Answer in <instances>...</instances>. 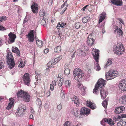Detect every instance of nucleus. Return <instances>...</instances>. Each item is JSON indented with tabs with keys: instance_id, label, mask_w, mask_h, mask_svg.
<instances>
[{
	"instance_id": "31",
	"label": "nucleus",
	"mask_w": 126,
	"mask_h": 126,
	"mask_svg": "<svg viewBox=\"0 0 126 126\" xmlns=\"http://www.w3.org/2000/svg\"><path fill=\"white\" fill-rule=\"evenodd\" d=\"M79 48L80 50H81L82 51H83L85 53L86 51H88V47L87 46L84 45L81 46Z\"/></svg>"
},
{
	"instance_id": "35",
	"label": "nucleus",
	"mask_w": 126,
	"mask_h": 126,
	"mask_svg": "<svg viewBox=\"0 0 126 126\" xmlns=\"http://www.w3.org/2000/svg\"><path fill=\"white\" fill-rule=\"evenodd\" d=\"M60 90L61 92L60 93L61 97L62 98L64 99L65 97V94L64 91L62 88H61Z\"/></svg>"
},
{
	"instance_id": "20",
	"label": "nucleus",
	"mask_w": 126,
	"mask_h": 126,
	"mask_svg": "<svg viewBox=\"0 0 126 126\" xmlns=\"http://www.w3.org/2000/svg\"><path fill=\"white\" fill-rule=\"evenodd\" d=\"M72 102L77 105V106L79 105V101L77 96L74 95L72 98Z\"/></svg>"
},
{
	"instance_id": "10",
	"label": "nucleus",
	"mask_w": 126,
	"mask_h": 126,
	"mask_svg": "<svg viewBox=\"0 0 126 126\" xmlns=\"http://www.w3.org/2000/svg\"><path fill=\"white\" fill-rule=\"evenodd\" d=\"M106 81L104 80L100 79H99L96 84L95 85L100 88V89L102 88V87L104 86L106 84Z\"/></svg>"
},
{
	"instance_id": "26",
	"label": "nucleus",
	"mask_w": 126,
	"mask_h": 126,
	"mask_svg": "<svg viewBox=\"0 0 126 126\" xmlns=\"http://www.w3.org/2000/svg\"><path fill=\"white\" fill-rule=\"evenodd\" d=\"M12 52L16 53L18 56L19 57L20 55V52L17 47H12Z\"/></svg>"
},
{
	"instance_id": "14",
	"label": "nucleus",
	"mask_w": 126,
	"mask_h": 126,
	"mask_svg": "<svg viewBox=\"0 0 126 126\" xmlns=\"http://www.w3.org/2000/svg\"><path fill=\"white\" fill-rule=\"evenodd\" d=\"M22 99L25 102H29L30 99V96L29 93L26 92Z\"/></svg>"
},
{
	"instance_id": "21",
	"label": "nucleus",
	"mask_w": 126,
	"mask_h": 126,
	"mask_svg": "<svg viewBox=\"0 0 126 126\" xmlns=\"http://www.w3.org/2000/svg\"><path fill=\"white\" fill-rule=\"evenodd\" d=\"M19 65L18 67L21 68H22L25 66V63L23 59V58H21L18 61Z\"/></svg>"
},
{
	"instance_id": "50",
	"label": "nucleus",
	"mask_w": 126,
	"mask_h": 126,
	"mask_svg": "<svg viewBox=\"0 0 126 126\" xmlns=\"http://www.w3.org/2000/svg\"><path fill=\"white\" fill-rule=\"evenodd\" d=\"M80 23L78 22L76 23L75 24V27L76 29H78L80 28Z\"/></svg>"
},
{
	"instance_id": "29",
	"label": "nucleus",
	"mask_w": 126,
	"mask_h": 126,
	"mask_svg": "<svg viewBox=\"0 0 126 126\" xmlns=\"http://www.w3.org/2000/svg\"><path fill=\"white\" fill-rule=\"evenodd\" d=\"M36 42L37 45V47H41L43 46V42L42 41L37 39V40H36Z\"/></svg>"
},
{
	"instance_id": "18",
	"label": "nucleus",
	"mask_w": 126,
	"mask_h": 126,
	"mask_svg": "<svg viewBox=\"0 0 126 126\" xmlns=\"http://www.w3.org/2000/svg\"><path fill=\"white\" fill-rule=\"evenodd\" d=\"M9 100L10 102L6 107V109L7 110H9L14 105L15 102L14 100L12 98H10Z\"/></svg>"
},
{
	"instance_id": "44",
	"label": "nucleus",
	"mask_w": 126,
	"mask_h": 126,
	"mask_svg": "<svg viewBox=\"0 0 126 126\" xmlns=\"http://www.w3.org/2000/svg\"><path fill=\"white\" fill-rule=\"evenodd\" d=\"M7 19V17L5 16H0V22L3 21H5Z\"/></svg>"
},
{
	"instance_id": "6",
	"label": "nucleus",
	"mask_w": 126,
	"mask_h": 126,
	"mask_svg": "<svg viewBox=\"0 0 126 126\" xmlns=\"http://www.w3.org/2000/svg\"><path fill=\"white\" fill-rule=\"evenodd\" d=\"M34 35H35V31L33 30H30L28 34L26 35L28 40L29 42L31 43L33 41Z\"/></svg>"
},
{
	"instance_id": "39",
	"label": "nucleus",
	"mask_w": 126,
	"mask_h": 126,
	"mask_svg": "<svg viewBox=\"0 0 126 126\" xmlns=\"http://www.w3.org/2000/svg\"><path fill=\"white\" fill-rule=\"evenodd\" d=\"M62 56H59V57L56 58H55L53 62L55 63V64L56 63L59 62V61L62 58Z\"/></svg>"
},
{
	"instance_id": "59",
	"label": "nucleus",
	"mask_w": 126,
	"mask_h": 126,
	"mask_svg": "<svg viewBox=\"0 0 126 126\" xmlns=\"http://www.w3.org/2000/svg\"><path fill=\"white\" fill-rule=\"evenodd\" d=\"M6 30L5 27H4L0 25V30L4 31Z\"/></svg>"
},
{
	"instance_id": "62",
	"label": "nucleus",
	"mask_w": 126,
	"mask_h": 126,
	"mask_svg": "<svg viewBox=\"0 0 126 126\" xmlns=\"http://www.w3.org/2000/svg\"><path fill=\"white\" fill-rule=\"evenodd\" d=\"M19 108H22L23 110L25 111L26 110V106L25 105H22L21 107H19Z\"/></svg>"
},
{
	"instance_id": "23",
	"label": "nucleus",
	"mask_w": 126,
	"mask_h": 126,
	"mask_svg": "<svg viewBox=\"0 0 126 126\" xmlns=\"http://www.w3.org/2000/svg\"><path fill=\"white\" fill-rule=\"evenodd\" d=\"M106 16V15L105 13L104 12H102L99 17V24H100L101 22Z\"/></svg>"
},
{
	"instance_id": "25",
	"label": "nucleus",
	"mask_w": 126,
	"mask_h": 126,
	"mask_svg": "<svg viewBox=\"0 0 126 126\" xmlns=\"http://www.w3.org/2000/svg\"><path fill=\"white\" fill-rule=\"evenodd\" d=\"M115 30L114 31V32H117L118 34L120 36H122L123 34V32L121 30V29L118 28V27L117 26L115 28Z\"/></svg>"
},
{
	"instance_id": "5",
	"label": "nucleus",
	"mask_w": 126,
	"mask_h": 126,
	"mask_svg": "<svg viewBox=\"0 0 126 126\" xmlns=\"http://www.w3.org/2000/svg\"><path fill=\"white\" fill-rule=\"evenodd\" d=\"M7 62L8 64L10 66L11 68L14 66L15 63L14 62L13 57L12 55V53L11 52H8L7 56Z\"/></svg>"
},
{
	"instance_id": "19",
	"label": "nucleus",
	"mask_w": 126,
	"mask_h": 126,
	"mask_svg": "<svg viewBox=\"0 0 126 126\" xmlns=\"http://www.w3.org/2000/svg\"><path fill=\"white\" fill-rule=\"evenodd\" d=\"M86 103V105L88 107H90L93 110L94 109H95V104L92 103L91 101H87Z\"/></svg>"
},
{
	"instance_id": "46",
	"label": "nucleus",
	"mask_w": 126,
	"mask_h": 126,
	"mask_svg": "<svg viewBox=\"0 0 126 126\" xmlns=\"http://www.w3.org/2000/svg\"><path fill=\"white\" fill-rule=\"evenodd\" d=\"M36 103L37 105L39 106H41L42 104L41 100L39 98H37L36 101Z\"/></svg>"
},
{
	"instance_id": "41",
	"label": "nucleus",
	"mask_w": 126,
	"mask_h": 126,
	"mask_svg": "<svg viewBox=\"0 0 126 126\" xmlns=\"http://www.w3.org/2000/svg\"><path fill=\"white\" fill-rule=\"evenodd\" d=\"M108 122H107L110 125H112L114 124V123L112 121V119L110 118H107Z\"/></svg>"
},
{
	"instance_id": "27",
	"label": "nucleus",
	"mask_w": 126,
	"mask_h": 126,
	"mask_svg": "<svg viewBox=\"0 0 126 126\" xmlns=\"http://www.w3.org/2000/svg\"><path fill=\"white\" fill-rule=\"evenodd\" d=\"M120 102L122 104H126V95L122 96L119 100Z\"/></svg>"
},
{
	"instance_id": "37",
	"label": "nucleus",
	"mask_w": 126,
	"mask_h": 126,
	"mask_svg": "<svg viewBox=\"0 0 126 126\" xmlns=\"http://www.w3.org/2000/svg\"><path fill=\"white\" fill-rule=\"evenodd\" d=\"M112 62L111 60V59L110 58L109 59L106 64L105 65V67H106L107 66L112 64Z\"/></svg>"
},
{
	"instance_id": "16",
	"label": "nucleus",
	"mask_w": 126,
	"mask_h": 126,
	"mask_svg": "<svg viewBox=\"0 0 126 126\" xmlns=\"http://www.w3.org/2000/svg\"><path fill=\"white\" fill-rule=\"evenodd\" d=\"M39 15L40 16L43 17L44 19H47L48 17L47 14L45 13V11L43 9H41L39 13Z\"/></svg>"
},
{
	"instance_id": "54",
	"label": "nucleus",
	"mask_w": 126,
	"mask_h": 126,
	"mask_svg": "<svg viewBox=\"0 0 126 126\" xmlns=\"http://www.w3.org/2000/svg\"><path fill=\"white\" fill-rule=\"evenodd\" d=\"M71 125L70 122L69 121H66L64 124L63 126H71Z\"/></svg>"
},
{
	"instance_id": "63",
	"label": "nucleus",
	"mask_w": 126,
	"mask_h": 126,
	"mask_svg": "<svg viewBox=\"0 0 126 126\" xmlns=\"http://www.w3.org/2000/svg\"><path fill=\"white\" fill-rule=\"evenodd\" d=\"M30 109L31 110V113L32 114L34 113V110L33 109V108L32 107H31L30 108Z\"/></svg>"
},
{
	"instance_id": "24",
	"label": "nucleus",
	"mask_w": 126,
	"mask_h": 126,
	"mask_svg": "<svg viewBox=\"0 0 126 126\" xmlns=\"http://www.w3.org/2000/svg\"><path fill=\"white\" fill-rule=\"evenodd\" d=\"M17 111L16 113V115L20 116L21 115H23L25 110H23L22 108H19Z\"/></svg>"
},
{
	"instance_id": "61",
	"label": "nucleus",
	"mask_w": 126,
	"mask_h": 126,
	"mask_svg": "<svg viewBox=\"0 0 126 126\" xmlns=\"http://www.w3.org/2000/svg\"><path fill=\"white\" fill-rule=\"evenodd\" d=\"M78 81V88L79 89L80 88H81L83 86L82 85H81V83L80 82H79V81Z\"/></svg>"
},
{
	"instance_id": "45",
	"label": "nucleus",
	"mask_w": 126,
	"mask_h": 126,
	"mask_svg": "<svg viewBox=\"0 0 126 126\" xmlns=\"http://www.w3.org/2000/svg\"><path fill=\"white\" fill-rule=\"evenodd\" d=\"M67 1H66L65 2L63 3L61 6V7L62 8H63L64 6H65V8H66V9L67 7L69 6V4L67 3Z\"/></svg>"
},
{
	"instance_id": "53",
	"label": "nucleus",
	"mask_w": 126,
	"mask_h": 126,
	"mask_svg": "<svg viewBox=\"0 0 126 126\" xmlns=\"http://www.w3.org/2000/svg\"><path fill=\"white\" fill-rule=\"evenodd\" d=\"M93 33H90V35H89L87 39H94L93 37Z\"/></svg>"
},
{
	"instance_id": "43",
	"label": "nucleus",
	"mask_w": 126,
	"mask_h": 126,
	"mask_svg": "<svg viewBox=\"0 0 126 126\" xmlns=\"http://www.w3.org/2000/svg\"><path fill=\"white\" fill-rule=\"evenodd\" d=\"M89 18L88 17H85L83 18L82 19V21L84 23H86L89 19Z\"/></svg>"
},
{
	"instance_id": "47",
	"label": "nucleus",
	"mask_w": 126,
	"mask_h": 126,
	"mask_svg": "<svg viewBox=\"0 0 126 126\" xmlns=\"http://www.w3.org/2000/svg\"><path fill=\"white\" fill-rule=\"evenodd\" d=\"M64 81V80L62 78L60 79L58 81V85L59 86H61Z\"/></svg>"
},
{
	"instance_id": "51",
	"label": "nucleus",
	"mask_w": 126,
	"mask_h": 126,
	"mask_svg": "<svg viewBox=\"0 0 126 126\" xmlns=\"http://www.w3.org/2000/svg\"><path fill=\"white\" fill-rule=\"evenodd\" d=\"M126 117V114H120L119 116L117 118L120 119Z\"/></svg>"
},
{
	"instance_id": "22",
	"label": "nucleus",
	"mask_w": 126,
	"mask_h": 126,
	"mask_svg": "<svg viewBox=\"0 0 126 126\" xmlns=\"http://www.w3.org/2000/svg\"><path fill=\"white\" fill-rule=\"evenodd\" d=\"M26 92L22 90L18 91L17 93V97L22 98L23 96L25 95Z\"/></svg>"
},
{
	"instance_id": "11",
	"label": "nucleus",
	"mask_w": 126,
	"mask_h": 126,
	"mask_svg": "<svg viewBox=\"0 0 126 126\" xmlns=\"http://www.w3.org/2000/svg\"><path fill=\"white\" fill-rule=\"evenodd\" d=\"M100 94L101 98L104 99L106 97L108 94V92L104 88H101L100 90Z\"/></svg>"
},
{
	"instance_id": "34",
	"label": "nucleus",
	"mask_w": 126,
	"mask_h": 126,
	"mask_svg": "<svg viewBox=\"0 0 126 126\" xmlns=\"http://www.w3.org/2000/svg\"><path fill=\"white\" fill-rule=\"evenodd\" d=\"M55 65V63L52 61H51L49 62L47 64V66L48 67H51Z\"/></svg>"
},
{
	"instance_id": "1",
	"label": "nucleus",
	"mask_w": 126,
	"mask_h": 126,
	"mask_svg": "<svg viewBox=\"0 0 126 126\" xmlns=\"http://www.w3.org/2000/svg\"><path fill=\"white\" fill-rule=\"evenodd\" d=\"M114 51L118 55L123 54L125 52V48L122 44L120 42L117 43L114 47Z\"/></svg>"
},
{
	"instance_id": "13",
	"label": "nucleus",
	"mask_w": 126,
	"mask_h": 126,
	"mask_svg": "<svg viewBox=\"0 0 126 126\" xmlns=\"http://www.w3.org/2000/svg\"><path fill=\"white\" fill-rule=\"evenodd\" d=\"M9 36V40L11 43H13L15 42V40L16 38V35L13 33L12 32H10L8 34Z\"/></svg>"
},
{
	"instance_id": "56",
	"label": "nucleus",
	"mask_w": 126,
	"mask_h": 126,
	"mask_svg": "<svg viewBox=\"0 0 126 126\" xmlns=\"http://www.w3.org/2000/svg\"><path fill=\"white\" fill-rule=\"evenodd\" d=\"M78 111L77 110H74L73 113L75 116H78Z\"/></svg>"
},
{
	"instance_id": "55",
	"label": "nucleus",
	"mask_w": 126,
	"mask_h": 126,
	"mask_svg": "<svg viewBox=\"0 0 126 126\" xmlns=\"http://www.w3.org/2000/svg\"><path fill=\"white\" fill-rule=\"evenodd\" d=\"M44 19H42L41 21V23L42 25H44L46 23V22Z\"/></svg>"
},
{
	"instance_id": "28",
	"label": "nucleus",
	"mask_w": 126,
	"mask_h": 126,
	"mask_svg": "<svg viewBox=\"0 0 126 126\" xmlns=\"http://www.w3.org/2000/svg\"><path fill=\"white\" fill-rule=\"evenodd\" d=\"M94 39H87V44L89 46H91L94 44Z\"/></svg>"
},
{
	"instance_id": "33",
	"label": "nucleus",
	"mask_w": 126,
	"mask_h": 126,
	"mask_svg": "<svg viewBox=\"0 0 126 126\" xmlns=\"http://www.w3.org/2000/svg\"><path fill=\"white\" fill-rule=\"evenodd\" d=\"M64 84L66 88L69 87L71 85V81L69 80H66Z\"/></svg>"
},
{
	"instance_id": "52",
	"label": "nucleus",
	"mask_w": 126,
	"mask_h": 126,
	"mask_svg": "<svg viewBox=\"0 0 126 126\" xmlns=\"http://www.w3.org/2000/svg\"><path fill=\"white\" fill-rule=\"evenodd\" d=\"M59 23V25L62 28H64V27L65 25L66 24V23L63 22H61Z\"/></svg>"
},
{
	"instance_id": "58",
	"label": "nucleus",
	"mask_w": 126,
	"mask_h": 126,
	"mask_svg": "<svg viewBox=\"0 0 126 126\" xmlns=\"http://www.w3.org/2000/svg\"><path fill=\"white\" fill-rule=\"evenodd\" d=\"M62 105L61 103L60 104L57 106V109L59 110H60L62 109Z\"/></svg>"
},
{
	"instance_id": "38",
	"label": "nucleus",
	"mask_w": 126,
	"mask_h": 126,
	"mask_svg": "<svg viewBox=\"0 0 126 126\" xmlns=\"http://www.w3.org/2000/svg\"><path fill=\"white\" fill-rule=\"evenodd\" d=\"M107 118H105L101 121V124L103 126L105 125V123L108 122Z\"/></svg>"
},
{
	"instance_id": "7",
	"label": "nucleus",
	"mask_w": 126,
	"mask_h": 126,
	"mask_svg": "<svg viewBox=\"0 0 126 126\" xmlns=\"http://www.w3.org/2000/svg\"><path fill=\"white\" fill-rule=\"evenodd\" d=\"M119 87L121 91H126V79H123L119 81Z\"/></svg>"
},
{
	"instance_id": "49",
	"label": "nucleus",
	"mask_w": 126,
	"mask_h": 126,
	"mask_svg": "<svg viewBox=\"0 0 126 126\" xmlns=\"http://www.w3.org/2000/svg\"><path fill=\"white\" fill-rule=\"evenodd\" d=\"M79 89H80V91L82 94H85V90L84 87L82 86Z\"/></svg>"
},
{
	"instance_id": "4",
	"label": "nucleus",
	"mask_w": 126,
	"mask_h": 126,
	"mask_svg": "<svg viewBox=\"0 0 126 126\" xmlns=\"http://www.w3.org/2000/svg\"><path fill=\"white\" fill-rule=\"evenodd\" d=\"M107 80L113 79L118 76V72L114 70H110L105 75Z\"/></svg>"
},
{
	"instance_id": "42",
	"label": "nucleus",
	"mask_w": 126,
	"mask_h": 126,
	"mask_svg": "<svg viewBox=\"0 0 126 126\" xmlns=\"http://www.w3.org/2000/svg\"><path fill=\"white\" fill-rule=\"evenodd\" d=\"M102 105L105 108H106L107 105V101L106 99L105 100L102 102Z\"/></svg>"
},
{
	"instance_id": "32",
	"label": "nucleus",
	"mask_w": 126,
	"mask_h": 126,
	"mask_svg": "<svg viewBox=\"0 0 126 126\" xmlns=\"http://www.w3.org/2000/svg\"><path fill=\"white\" fill-rule=\"evenodd\" d=\"M99 88L100 89V88L98 87L97 85H95L93 91V93L94 94H97L99 93V91L98 90Z\"/></svg>"
},
{
	"instance_id": "57",
	"label": "nucleus",
	"mask_w": 126,
	"mask_h": 126,
	"mask_svg": "<svg viewBox=\"0 0 126 126\" xmlns=\"http://www.w3.org/2000/svg\"><path fill=\"white\" fill-rule=\"evenodd\" d=\"M74 49V47L73 46H71L70 47L69 50L70 52H73Z\"/></svg>"
},
{
	"instance_id": "64",
	"label": "nucleus",
	"mask_w": 126,
	"mask_h": 126,
	"mask_svg": "<svg viewBox=\"0 0 126 126\" xmlns=\"http://www.w3.org/2000/svg\"><path fill=\"white\" fill-rule=\"evenodd\" d=\"M118 20L120 21V22L122 23L123 24H124V22L123 20L120 18H118Z\"/></svg>"
},
{
	"instance_id": "60",
	"label": "nucleus",
	"mask_w": 126,
	"mask_h": 126,
	"mask_svg": "<svg viewBox=\"0 0 126 126\" xmlns=\"http://www.w3.org/2000/svg\"><path fill=\"white\" fill-rule=\"evenodd\" d=\"M67 9L66 8H65L64 9L62 10V11L60 12V14L63 15L66 10Z\"/></svg>"
},
{
	"instance_id": "2",
	"label": "nucleus",
	"mask_w": 126,
	"mask_h": 126,
	"mask_svg": "<svg viewBox=\"0 0 126 126\" xmlns=\"http://www.w3.org/2000/svg\"><path fill=\"white\" fill-rule=\"evenodd\" d=\"M99 50L97 49H93L92 51V54L96 63L94 68L97 70H100L101 68L98 63Z\"/></svg>"
},
{
	"instance_id": "36",
	"label": "nucleus",
	"mask_w": 126,
	"mask_h": 126,
	"mask_svg": "<svg viewBox=\"0 0 126 126\" xmlns=\"http://www.w3.org/2000/svg\"><path fill=\"white\" fill-rule=\"evenodd\" d=\"M61 47L60 46H58L55 48L54 51L56 53H59L61 51Z\"/></svg>"
},
{
	"instance_id": "3",
	"label": "nucleus",
	"mask_w": 126,
	"mask_h": 126,
	"mask_svg": "<svg viewBox=\"0 0 126 126\" xmlns=\"http://www.w3.org/2000/svg\"><path fill=\"white\" fill-rule=\"evenodd\" d=\"M73 75L75 79L78 81L84 75L82 71L79 68H77L74 70Z\"/></svg>"
},
{
	"instance_id": "12",
	"label": "nucleus",
	"mask_w": 126,
	"mask_h": 126,
	"mask_svg": "<svg viewBox=\"0 0 126 126\" xmlns=\"http://www.w3.org/2000/svg\"><path fill=\"white\" fill-rule=\"evenodd\" d=\"M90 113V110L85 107L82 108L80 112V113L81 115H87L89 114Z\"/></svg>"
},
{
	"instance_id": "40",
	"label": "nucleus",
	"mask_w": 126,
	"mask_h": 126,
	"mask_svg": "<svg viewBox=\"0 0 126 126\" xmlns=\"http://www.w3.org/2000/svg\"><path fill=\"white\" fill-rule=\"evenodd\" d=\"M77 53L80 56L84 54V53H85L84 52L82 51L81 50H80L79 48L77 50Z\"/></svg>"
},
{
	"instance_id": "17",
	"label": "nucleus",
	"mask_w": 126,
	"mask_h": 126,
	"mask_svg": "<svg viewBox=\"0 0 126 126\" xmlns=\"http://www.w3.org/2000/svg\"><path fill=\"white\" fill-rule=\"evenodd\" d=\"M112 3L116 6H121L123 4V2L122 0H111Z\"/></svg>"
},
{
	"instance_id": "48",
	"label": "nucleus",
	"mask_w": 126,
	"mask_h": 126,
	"mask_svg": "<svg viewBox=\"0 0 126 126\" xmlns=\"http://www.w3.org/2000/svg\"><path fill=\"white\" fill-rule=\"evenodd\" d=\"M70 73V70L69 68L65 69L64 71V73L66 75H69Z\"/></svg>"
},
{
	"instance_id": "9",
	"label": "nucleus",
	"mask_w": 126,
	"mask_h": 126,
	"mask_svg": "<svg viewBox=\"0 0 126 126\" xmlns=\"http://www.w3.org/2000/svg\"><path fill=\"white\" fill-rule=\"evenodd\" d=\"M39 6L36 3L33 2L31 8L32 12L34 14L37 13L38 11V8Z\"/></svg>"
},
{
	"instance_id": "30",
	"label": "nucleus",
	"mask_w": 126,
	"mask_h": 126,
	"mask_svg": "<svg viewBox=\"0 0 126 126\" xmlns=\"http://www.w3.org/2000/svg\"><path fill=\"white\" fill-rule=\"evenodd\" d=\"M118 126H126V122L121 119L117 123Z\"/></svg>"
},
{
	"instance_id": "15",
	"label": "nucleus",
	"mask_w": 126,
	"mask_h": 126,
	"mask_svg": "<svg viewBox=\"0 0 126 126\" xmlns=\"http://www.w3.org/2000/svg\"><path fill=\"white\" fill-rule=\"evenodd\" d=\"M125 110L124 106H121L116 108L115 110V112L117 114H119L123 113Z\"/></svg>"
},
{
	"instance_id": "8",
	"label": "nucleus",
	"mask_w": 126,
	"mask_h": 126,
	"mask_svg": "<svg viewBox=\"0 0 126 126\" xmlns=\"http://www.w3.org/2000/svg\"><path fill=\"white\" fill-rule=\"evenodd\" d=\"M22 79L25 85H28L30 84L31 79L28 73H25L23 76Z\"/></svg>"
}]
</instances>
